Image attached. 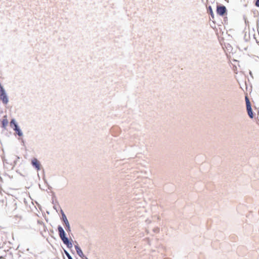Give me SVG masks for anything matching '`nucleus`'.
<instances>
[{
	"mask_svg": "<svg viewBox=\"0 0 259 259\" xmlns=\"http://www.w3.org/2000/svg\"><path fill=\"white\" fill-rule=\"evenodd\" d=\"M0 259H5V258L3 256H0Z\"/></svg>",
	"mask_w": 259,
	"mask_h": 259,
	"instance_id": "14",
	"label": "nucleus"
},
{
	"mask_svg": "<svg viewBox=\"0 0 259 259\" xmlns=\"http://www.w3.org/2000/svg\"><path fill=\"white\" fill-rule=\"evenodd\" d=\"M245 102H246V109H247V113H248L249 116L251 118H253V112H252V111L251 109L250 102L247 96H245Z\"/></svg>",
	"mask_w": 259,
	"mask_h": 259,
	"instance_id": "3",
	"label": "nucleus"
},
{
	"mask_svg": "<svg viewBox=\"0 0 259 259\" xmlns=\"http://www.w3.org/2000/svg\"><path fill=\"white\" fill-rule=\"evenodd\" d=\"M8 121L7 119L6 116H5L4 118L3 119V121H2L3 126L4 127H5L8 124Z\"/></svg>",
	"mask_w": 259,
	"mask_h": 259,
	"instance_id": "10",
	"label": "nucleus"
},
{
	"mask_svg": "<svg viewBox=\"0 0 259 259\" xmlns=\"http://www.w3.org/2000/svg\"><path fill=\"white\" fill-rule=\"evenodd\" d=\"M68 256L69 259H72L70 256L68 255Z\"/></svg>",
	"mask_w": 259,
	"mask_h": 259,
	"instance_id": "15",
	"label": "nucleus"
},
{
	"mask_svg": "<svg viewBox=\"0 0 259 259\" xmlns=\"http://www.w3.org/2000/svg\"><path fill=\"white\" fill-rule=\"evenodd\" d=\"M58 230L59 236L61 240L63 241V243L68 247L70 245L71 246L72 244L69 241L68 239L65 237V233L62 227L60 226H59L58 227Z\"/></svg>",
	"mask_w": 259,
	"mask_h": 259,
	"instance_id": "1",
	"label": "nucleus"
},
{
	"mask_svg": "<svg viewBox=\"0 0 259 259\" xmlns=\"http://www.w3.org/2000/svg\"><path fill=\"white\" fill-rule=\"evenodd\" d=\"M255 6L257 7H259V0H256L255 2Z\"/></svg>",
	"mask_w": 259,
	"mask_h": 259,
	"instance_id": "13",
	"label": "nucleus"
},
{
	"mask_svg": "<svg viewBox=\"0 0 259 259\" xmlns=\"http://www.w3.org/2000/svg\"><path fill=\"white\" fill-rule=\"evenodd\" d=\"M10 125L14 130L16 131V123L14 119L11 120Z\"/></svg>",
	"mask_w": 259,
	"mask_h": 259,
	"instance_id": "8",
	"label": "nucleus"
},
{
	"mask_svg": "<svg viewBox=\"0 0 259 259\" xmlns=\"http://www.w3.org/2000/svg\"><path fill=\"white\" fill-rule=\"evenodd\" d=\"M19 224L18 228L20 230H24L28 229V225L26 221L24 220L22 217H19L18 221Z\"/></svg>",
	"mask_w": 259,
	"mask_h": 259,
	"instance_id": "2",
	"label": "nucleus"
},
{
	"mask_svg": "<svg viewBox=\"0 0 259 259\" xmlns=\"http://www.w3.org/2000/svg\"><path fill=\"white\" fill-rule=\"evenodd\" d=\"M0 99L4 104H7L8 102L7 95L5 94L4 90L2 88H1L0 91Z\"/></svg>",
	"mask_w": 259,
	"mask_h": 259,
	"instance_id": "5",
	"label": "nucleus"
},
{
	"mask_svg": "<svg viewBox=\"0 0 259 259\" xmlns=\"http://www.w3.org/2000/svg\"><path fill=\"white\" fill-rule=\"evenodd\" d=\"M63 221L64 222L66 227V230L68 232H70V225H69V222L67 220V219L65 215H64L63 216Z\"/></svg>",
	"mask_w": 259,
	"mask_h": 259,
	"instance_id": "7",
	"label": "nucleus"
},
{
	"mask_svg": "<svg viewBox=\"0 0 259 259\" xmlns=\"http://www.w3.org/2000/svg\"><path fill=\"white\" fill-rule=\"evenodd\" d=\"M75 249H76V252L77 253V254L80 256V257H82L83 255V254L82 253V250H81V249L80 248V247H79L78 246H75Z\"/></svg>",
	"mask_w": 259,
	"mask_h": 259,
	"instance_id": "9",
	"label": "nucleus"
},
{
	"mask_svg": "<svg viewBox=\"0 0 259 259\" xmlns=\"http://www.w3.org/2000/svg\"><path fill=\"white\" fill-rule=\"evenodd\" d=\"M217 12L218 15L223 16L227 13L226 8L224 6H218Z\"/></svg>",
	"mask_w": 259,
	"mask_h": 259,
	"instance_id": "4",
	"label": "nucleus"
},
{
	"mask_svg": "<svg viewBox=\"0 0 259 259\" xmlns=\"http://www.w3.org/2000/svg\"><path fill=\"white\" fill-rule=\"evenodd\" d=\"M208 10H209V13H210V15H211V18H212V19H213V18H214V14H213V11H212V8H211V7L210 6H209V7H208Z\"/></svg>",
	"mask_w": 259,
	"mask_h": 259,
	"instance_id": "11",
	"label": "nucleus"
},
{
	"mask_svg": "<svg viewBox=\"0 0 259 259\" xmlns=\"http://www.w3.org/2000/svg\"><path fill=\"white\" fill-rule=\"evenodd\" d=\"M17 135H18L19 136H21L22 135V133H21V132L18 128H17Z\"/></svg>",
	"mask_w": 259,
	"mask_h": 259,
	"instance_id": "12",
	"label": "nucleus"
},
{
	"mask_svg": "<svg viewBox=\"0 0 259 259\" xmlns=\"http://www.w3.org/2000/svg\"><path fill=\"white\" fill-rule=\"evenodd\" d=\"M32 165L37 169L39 170L40 168V162L36 158H33L31 160Z\"/></svg>",
	"mask_w": 259,
	"mask_h": 259,
	"instance_id": "6",
	"label": "nucleus"
}]
</instances>
